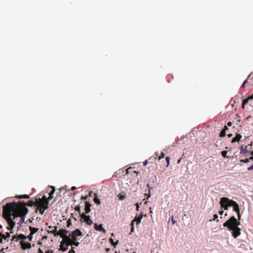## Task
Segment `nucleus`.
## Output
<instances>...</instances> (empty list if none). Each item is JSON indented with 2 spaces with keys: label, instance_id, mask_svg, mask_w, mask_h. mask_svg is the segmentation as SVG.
Here are the masks:
<instances>
[{
  "label": "nucleus",
  "instance_id": "nucleus-60",
  "mask_svg": "<svg viewBox=\"0 0 253 253\" xmlns=\"http://www.w3.org/2000/svg\"><path fill=\"white\" fill-rule=\"evenodd\" d=\"M227 136L228 137H231L232 136V133L228 134Z\"/></svg>",
  "mask_w": 253,
  "mask_h": 253
},
{
  "label": "nucleus",
  "instance_id": "nucleus-14",
  "mask_svg": "<svg viewBox=\"0 0 253 253\" xmlns=\"http://www.w3.org/2000/svg\"><path fill=\"white\" fill-rule=\"evenodd\" d=\"M94 228L96 230L103 231L104 233L106 232V230L103 228L102 224L98 225L96 223L94 225Z\"/></svg>",
  "mask_w": 253,
  "mask_h": 253
},
{
  "label": "nucleus",
  "instance_id": "nucleus-36",
  "mask_svg": "<svg viewBox=\"0 0 253 253\" xmlns=\"http://www.w3.org/2000/svg\"><path fill=\"white\" fill-rule=\"evenodd\" d=\"M166 160L167 161V167H168L169 165V161H170V157L168 156L166 158Z\"/></svg>",
  "mask_w": 253,
  "mask_h": 253
},
{
  "label": "nucleus",
  "instance_id": "nucleus-56",
  "mask_svg": "<svg viewBox=\"0 0 253 253\" xmlns=\"http://www.w3.org/2000/svg\"><path fill=\"white\" fill-rule=\"evenodd\" d=\"M248 99H249V100L253 99V94H252L251 96L248 97Z\"/></svg>",
  "mask_w": 253,
  "mask_h": 253
},
{
  "label": "nucleus",
  "instance_id": "nucleus-18",
  "mask_svg": "<svg viewBox=\"0 0 253 253\" xmlns=\"http://www.w3.org/2000/svg\"><path fill=\"white\" fill-rule=\"evenodd\" d=\"M253 80V77L252 78H251V76H249L248 78L243 82V83L242 84V85H241V87L242 88H244L245 86V84L249 81H250V83L251 84V82Z\"/></svg>",
  "mask_w": 253,
  "mask_h": 253
},
{
  "label": "nucleus",
  "instance_id": "nucleus-8",
  "mask_svg": "<svg viewBox=\"0 0 253 253\" xmlns=\"http://www.w3.org/2000/svg\"><path fill=\"white\" fill-rule=\"evenodd\" d=\"M36 199L37 202L42 203L46 206H48L49 201H50V200H48V197L47 198L46 196L44 195L42 197V198H36Z\"/></svg>",
  "mask_w": 253,
  "mask_h": 253
},
{
  "label": "nucleus",
  "instance_id": "nucleus-51",
  "mask_svg": "<svg viewBox=\"0 0 253 253\" xmlns=\"http://www.w3.org/2000/svg\"><path fill=\"white\" fill-rule=\"evenodd\" d=\"M136 211H139V205H138V203H137L136 204Z\"/></svg>",
  "mask_w": 253,
  "mask_h": 253
},
{
  "label": "nucleus",
  "instance_id": "nucleus-54",
  "mask_svg": "<svg viewBox=\"0 0 253 253\" xmlns=\"http://www.w3.org/2000/svg\"><path fill=\"white\" fill-rule=\"evenodd\" d=\"M228 129V127L227 126H225L223 129V130H225V131H226Z\"/></svg>",
  "mask_w": 253,
  "mask_h": 253
},
{
  "label": "nucleus",
  "instance_id": "nucleus-20",
  "mask_svg": "<svg viewBox=\"0 0 253 253\" xmlns=\"http://www.w3.org/2000/svg\"><path fill=\"white\" fill-rule=\"evenodd\" d=\"M233 211L236 212H240L239 206L237 202L233 206Z\"/></svg>",
  "mask_w": 253,
  "mask_h": 253
},
{
  "label": "nucleus",
  "instance_id": "nucleus-5",
  "mask_svg": "<svg viewBox=\"0 0 253 253\" xmlns=\"http://www.w3.org/2000/svg\"><path fill=\"white\" fill-rule=\"evenodd\" d=\"M12 204V206L13 207H16V205L18 206H24L25 208H27L26 206L28 207H33V206H37V199H36L35 201H33L32 200L29 201L27 203H25L24 201H19L17 203L15 202H11Z\"/></svg>",
  "mask_w": 253,
  "mask_h": 253
},
{
  "label": "nucleus",
  "instance_id": "nucleus-63",
  "mask_svg": "<svg viewBox=\"0 0 253 253\" xmlns=\"http://www.w3.org/2000/svg\"><path fill=\"white\" fill-rule=\"evenodd\" d=\"M2 243V238L0 237V244Z\"/></svg>",
  "mask_w": 253,
  "mask_h": 253
},
{
  "label": "nucleus",
  "instance_id": "nucleus-7",
  "mask_svg": "<svg viewBox=\"0 0 253 253\" xmlns=\"http://www.w3.org/2000/svg\"><path fill=\"white\" fill-rule=\"evenodd\" d=\"M37 208L35 210V212L37 213L38 211L42 214H43L45 210L48 208V206H46L42 203L37 202Z\"/></svg>",
  "mask_w": 253,
  "mask_h": 253
},
{
  "label": "nucleus",
  "instance_id": "nucleus-17",
  "mask_svg": "<svg viewBox=\"0 0 253 253\" xmlns=\"http://www.w3.org/2000/svg\"><path fill=\"white\" fill-rule=\"evenodd\" d=\"M0 237L2 238V239H3L4 240L8 241L10 237V233L6 232V235H4L0 232Z\"/></svg>",
  "mask_w": 253,
  "mask_h": 253
},
{
  "label": "nucleus",
  "instance_id": "nucleus-30",
  "mask_svg": "<svg viewBox=\"0 0 253 253\" xmlns=\"http://www.w3.org/2000/svg\"><path fill=\"white\" fill-rule=\"evenodd\" d=\"M18 234H16V235H14L13 237H12V238L11 239V241H18V240H19V238H18Z\"/></svg>",
  "mask_w": 253,
  "mask_h": 253
},
{
  "label": "nucleus",
  "instance_id": "nucleus-37",
  "mask_svg": "<svg viewBox=\"0 0 253 253\" xmlns=\"http://www.w3.org/2000/svg\"><path fill=\"white\" fill-rule=\"evenodd\" d=\"M79 214H80V216L81 217V218L83 219H84L85 218V217H86L87 216V215H85V213H81L80 212V213H79Z\"/></svg>",
  "mask_w": 253,
  "mask_h": 253
},
{
  "label": "nucleus",
  "instance_id": "nucleus-10",
  "mask_svg": "<svg viewBox=\"0 0 253 253\" xmlns=\"http://www.w3.org/2000/svg\"><path fill=\"white\" fill-rule=\"evenodd\" d=\"M68 232V230L66 229H61L58 232H57L56 234H57V235L58 236H60V237L62 238L64 236H65L67 234Z\"/></svg>",
  "mask_w": 253,
  "mask_h": 253
},
{
  "label": "nucleus",
  "instance_id": "nucleus-24",
  "mask_svg": "<svg viewBox=\"0 0 253 253\" xmlns=\"http://www.w3.org/2000/svg\"><path fill=\"white\" fill-rule=\"evenodd\" d=\"M240 153L241 154L246 155V156H248V155H246V154L249 153V150L248 149H246L245 148H242L241 150Z\"/></svg>",
  "mask_w": 253,
  "mask_h": 253
},
{
  "label": "nucleus",
  "instance_id": "nucleus-16",
  "mask_svg": "<svg viewBox=\"0 0 253 253\" xmlns=\"http://www.w3.org/2000/svg\"><path fill=\"white\" fill-rule=\"evenodd\" d=\"M49 188H51V191L50 192L49 194V197H48V200H51L53 198V194L55 192V187L54 186H49Z\"/></svg>",
  "mask_w": 253,
  "mask_h": 253
},
{
  "label": "nucleus",
  "instance_id": "nucleus-59",
  "mask_svg": "<svg viewBox=\"0 0 253 253\" xmlns=\"http://www.w3.org/2000/svg\"><path fill=\"white\" fill-rule=\"evenodd\" d=\"M219 214L222 215L223 213V211L222 210L221 211H219Z\"/></svg>",
  "mask_w": 253,
  "mask_h": 253
},
{
  "label": "nucleus",
  "instance_id": "nucleus-33",
  "mask_svg": "<svg viewBox=\"0 0 253 253\" xmlns=\"http://www.w3.org/2000/svg\"><path fill=\"white\" fill-rule=\"evenodd\" d=\"M75 210L76 211H78L79 213H80V212H81L80 206V205H78V206H76L75 208Z\"/></svg>",
  "mask_w": 253,
  "mask_h": 253
},
{
  "label": "nucleus",
  "instance_id": "nucleus-47",
  "mask_svg": "<svg viewBox=\"0 0 253 253\" xmlns=\"http://www.w3.org/2000/svg\"><path fill=\"white\" fill-rule=\"evenodd\" d=\"M171 221L172 222V224L174 225L176 223V221L173 219V216L172 215L171 217Z\"/></svg>",
  "mask_w": 253,
  "mask_h": 253
},
{
  "label": "nucleus",
  "instance_id": "nucleus-32",
  "mask_svg": "<svg viewBox=\"0 0 253 253\" xmlns=\"http://www.w3.org/2000/svg\"><path fill=\"white\" fill-rule=\"evenodd\" d=\"M147 187L149 189V190H148V197H150V192H151V190L152 189V187H150L149 184H147Z\"/></svg>",
  "mask_w": 253,
  "mask_h": 253
},
{
  "label": "nucleus",
  "instance_id": "nucleus-39",
  "mask_svg": "<svg viewBox=\"0 0 253 253\" xmlns=\"http://www.w3.org/2000/svg\"><path fill=\"white\" fill-rule=\"evenodd\" d=\"M76 241H73L71 239L70 240V242L67 245V247H68L69 246L71 245V246H72V245H74V243Z\"/></svg>",
  "mask_w": 253,
  "mask_h": 253
},
{
  "label": "nucleus",
  "instance_id": "nucleus-62",
  "mask_svg": "<svg viewBox=\"0 0 253 253\" xmlns=\"http://www.w3.org/2000/svg\"><path fill=\"white\" fill-rule=\"evenodd\" d=\"M39 252L40 253H43V252L42 251V250L41 249H39Z\"/></svg>",
  "mask_w": 253,
  "mask_h": 253
},
{
  "label": "nucleus",
  "instance_id": "nucleus-55",
  "mask_svg": "<svg viewBox=\"0 0 253 253\" xmlns=\"http://www.w3.org/2000/svg\"><path fill=\"white\" fill-rule=\"evenodd\" d=\"M92 191H90L88 195H87L88 197H92Z\"/></svg>",
  "mask_w": 253,
  "mask_h": 253
},
{
  "label": "nucleus",
  "instance_id": "nucleus-23",
  "mask_svg": "<svg viewBox=\"0 0 253 253\" xmlns=\"http://www.w3.org/2000/svg\"><path fill=\"white\" fill-rule=\"evenodd\" d=\"M64 244H63V243H60V247L61 250L63 252H65V251H67V250L68 249V247H67L66 246V247H64Z\"/></svg>",
  "mask_w": 253,
  "mask_h": 253
},
{
  "label": "nucleus",
  "instance_id": "nucleus-15",
  "mask_svg": "<svg viewBox=\"0 0 253 253\" xmlns=\"http://www.w3.org/2000/svg\"><path fill=\"white\" fill-rule=\"evenodd\" d=\"M242 137V136L241 134H237L236 136L232 138L231 142L233 143L236 142H239L240 140Z\"/></svg>",
  "mask_w": 253,
  "mask_h": 253
},
{
  "label": "nucleus",
  "instance_id": "nucleus-43",
  "mask_svg": "<svg viewBox=\"0 0 253 253\" xmlns=\"http://www.w3.org/2000/svg\"><path fill=\"white\" fill-rule=\"evenodd\" d=\"M88 198V196H87V195H86V196H82L81 197V200H87V199Z\"/></svg>",
  "mask_w": 253,
  "mask_h": 253
},
{
  "label": "nucleus",
  "instance_id": "nucleus-26",
  "mask_svg": "<svg viewBox=\"0 0 253 253\" xmlns=\"http://www.w3.org/2000/svg\"><path fill=\"white\" fill-rule=\"evenodd\" d=\"M94 195H95V197L94 198V199H93V201H94V203H96L97 205H100V200L97 198V197L96 195V194H94Z\"/></svg>",
  "mask_w": 253,
  "mask_h": 253
},
{
  "label": "nucleus",
  "instance_id": "nucleus-4",
  "mask_svg": "<svg viewBox=\"0 0 253 253\" xmlns=\"http://www.w3.org/2000/svg\"><path fill=\"white\" fill-rule=\"evenodd\" d=\"M236 202L228 198L222 197L220 199L219 203L222 208L227 210L228 207H233Z\"/></svg>",
  "mask_w": 253,
  "mask_h": 253
},
{
  "label": "nucleus",
  "instance_id": "nucleus-52",
  "mask_svg": "<svg viewBox=\"0 0 253 253\" xmlns=\"http://www.w3.org/2000/svg\"><path fill=\"white\" fill-rule=\"evenodd\" d=\"M131 168L127 169H126V174L128 173L129 170H131Z\"/></svg>",
  "mask_w": 253,
  "mask_h": 253
},
{
  "label": "nucleus",
  "instance_id": "nucleus-48",
  "mask_svg": "<svg viewBox=\"0 0 253 253\" xmlns=\"http://www.w3.org/2000/svg\"><path fill=\"white\" fill-rule=\"evenodd\" d=\"M237 214H238V219L239 220H240V219H241V215H240V212H237Z\"/></svg>",
  "mask_w": 253,
  "mask_h": 253
},
{
  "label": "nucleus",
  "instance_id": "nucleus-31",
  "mask_svg": "<svg viewBox=\"0 0 253 253\" xmlns=\"http://www.w3.org/2000/svg\"><path fill=\"white\" fill-rule=\"evenodd\" d=\"M252 144H253V142L251 143V144L250 145H247L245 147V148L246 149H248L249 150V153L251 152V151H250L251 149V148H252Z\"/></svg>",
  "mask_w": 253,
  "mask_h": 253
},
{
  "label": "nucleus",
  "instance_id": "nucleus-64",
  "mask_svg": "<svg viewBox=\"0 0 253 253\" xmlns=\"http://www.w3.org/2000/svg\"><path fill=\"white\" fill-rule=\"evenodd\" d=\"M180 161H181V159H178V161H177V163L179 164Z\"/></svg>",
  "mask_w": 253,
  "mask_h": 253
},
{
  "label": "nucleus",
  "instance_id": "nucleus-35",
  "mask_svg": "<svg viewBox=\"0 0 253 253\" xmlns=\"http://www.w3.org/2000/svg\"><path fill=\"white\" fill-rule=\"evenodd\" d=\"M18 238H19V239L24 240V239H25L26 237L23 234H19V235H18Z\"/></svg>",
  "mask_w": 253,
  "mask_h": 253
},
{
  "label": "nucleus",
  "instance_id": "nucleus-25",
  "mask_svg": "<svg viewBox=\"0 0 253 253\" xmlns=\"http://www.w3.org/2000/svg\"><path fill=\"white\" fill-rule=\"evenodd\" d=\"M249 100H250L248 99V97L243 100L242 104V108H244L245 105H246L249 102Z\"/></svg>",
  "mask_w": 253,
  "mask_h": 253
},
{
  "label": "nucleus",
  "instance_id": "nucleus-11",
  "mask_svg": "<svg viewBox=\"0 0 253 253\" xmlns=\"http://www.w3.org/2000/svg\"><path fill=\"white\" fill-rule=\"evenodd\" d=\"M71 238L69 236H67V234L64 236L62 238V241L61 242V243H63V244H65L66 246H67L68 244L70 242Z\"/></svg>",
  "mask_w": 253,
  "mask_h": 253
},
{
  "label": "nucleus",
  "instance_id": "nucleus-44",
  "mask_svg": "<svg viewBox=\"0 0 253 253\" xmlns=\"http://www.w3.org/2000/svg\"><path fill=\"white\" fill-rule=\"evenodd\" d=\"M74 249V248L73 247H72L71 250L69 251L68 253H75V251Z\"/></svg>",
  "mask_w": 253,
  "mask_h": 253
},
{
  "label": "nucleus",
  "instance_id": "nucleus-61",
  "mask_svg": "<svg viewBox=\"0 0 253 253\" xmlns=\"http://www.w3.org/2000/svg\"><path fill=\"white\" fill-rule=\"evenodd\" d=\"M76 189V187H75V186H73V187H72V188H71V189L72 190H75Z\"/></svg>",
  "mask_w": 253,
  "mask_h": 253
},
{
  "label": "nucleus",
  "instance_id": "nucleus-40",
  "mask_svg": "<svg viewBox=\"0 0 253 253\" xmlns=\"http://www.w3.org/2000/svg\"><path fill=\"white\" fill-rule=\"evenodd\" d=\"M241 162L243 163H248L249 162V159L248 158L245 159H242L240 160Z\"/></svg>",
  "mask_w": 253,
  "mask_h": 253
},
{
  "label": "nucleus",
  "instance_id": "nucleus-9",
  "mask_svg": "<svg viewBox=\"0 0 253 253\" xmlns=\"http://www.w3.org/2000/svg\"><path fill=\"white\" fill-rule=\"evenodd\" d=\"M20 244L21 248L23 250L29 249L31 248V245L30 243L25 242L22 241L20 242Z\"/></svg>",
  "mask_w": 253,
  "mask_h": 253
},
{
  "label": "nucleus",
  "instance_id": "nucleus-13",
  "mask_svg": "<svg viewBox=\"0 0 253 253\" xmlns=\"http://www.w3.org/2000/svg\"><path fill=\"white\" fill-rule=\"evenodd\" d=\"M91 205L89 202H85V213L87 214L90 211V207Z\"/></svg>",
  "mask_w": 253,
  "mask_h": 253
},
{
  "label": "nucleus",
  "instance_id": "nucleus-29",
  "mask_svg": "<svg viewBox=\"0 0 253 253\" xmlns=\"http://www.w3.org/2000/svg\"><path fill=\"white\" fill-rule=\"evenodd\" d=\"M227 152L226 151H223L221 152V155L222 157H223L224 158H229V156H227L226 155H227Z\"/></svg>",
  "mask_w": 253,
  "mask_h": 253
},
{
  "label": "nucleus",
  "instance_id": "nucleus-49",
  "mask_svg": "<svg viewBox=\"0 0 253 253\" xmlns=\"http://www.w3.org/2000/svg\"><path fill=\"white\" fill-rule=\"evenodd\" d=\"M253 169V165L248 168V170H251Z\"/></svg>",
  "mask_w": 253,
  "mask_h": 253
},
{
  "label": "nucleus",
  "instance_id": "nucleus-19",
  "mask_svg": "<svg viewBox=\"0 0 253 253\" xmlns=\"http://www.w3.org/2000/svg\"><path fill=\"white\" fill-rule=\"evenodd\" d=\"M84 221L86 223L89 225H90L92 224L93 222L92 220H91L90 216L87 215L85 218L84 219Z\"/></svg>",
  "mask_w": 253,
  "mask_h": 253
},
{
  "label": "nucleus",
  "instance_id": "nucleus-22",
  "mask_svg": "<svg viewBox=\"0 0 253 253\" xmlns=\"http://www.w3.org/2000/svg\"><path fill=\"white\" fill-rule=\"evenodd\" d=\"M39 229L35 227H30V230L32 235L36 233L38 231Z\"/></svg>",
  "mask_w": 253,
  "mask_h": 253
},
{
  "label": "nucleus",
  "instance_id": "nucleus-41",
  "mask_svg": "<svg viewBox=\"0 0 253 253\" xmlns=\"http://www.w3.org/2000/svg\"><path fill=\"white\" fill-rule=\"evenodd\" d=\"M119 198L120 200H123L125 199V198H126V196L120 195L119 196Z\"/></svg>",
  "mask_w": 253,
  "mask_h": 253
},
{
  "label": "nucleus",
  "instance_id": "nucleus-50",
  "mask_svg": "<svg viewBox=\"0 0 253 253\" xmlns=\"http://www.w3.org/2000/svg\"><path fill=\"white\" fill-rule=\"evenodd\" d=\"M79 244H80V243L79 242H77V241H76L74 243V245L76 246H79Z\"/></svg>",
  "mask_w": 253,
  "mask_h": 253
},
{
  "label": "nucleus",
  "instance_id": "nucleus-42",
  "mask_svg": "<svg viewBox=\"0 0 253 253\" xmlns=\"http://www.w3.org/2000/svg\"><path fill=\"white\" fill-rule=\"evenodd\" d=\"M165 156V154L163 152H161V155L159 157V160H160L162 158H163Z\"/></svg>",
  "mask_w": 253,
  "mask_h": 253
},
{
  "label": "nucleus",
  "instance_id": "nucleus-21",
  "mask_svg": "<svg viewBox=\"0 0 253 253\" xmlns=\"http://www.w3.org/2000/svg\"><path fill=\"white\" fill-rule=\"evenodd\" d=\"M15 198H19V199H22V198H25V199H29L30 196L28 195H17L15 196Z\"/></svg>",
  "mask_w": 253,
  "mask_h": 253
},
{
  "label": "nucleus",
  "instance_id": "nucleus-28",
  "mask_svg": "<svg viewBox=\"0 0 253 253\" xmlns=\"http://www.w3.org/2000/svg\"><path fill=\"white\" fill-rule=\"evenodd\" d=\"M226 135V131H225V130H222L219 134V136L220 137H223Z\"/></svg>",
  "mask_w": 253,
  "mask_h": 253
},
{
  "label": "nucleus",
  "instance_id": "nucleus-6",
  "mask_svg": "<svg viewBox=\"0 0 253 253\" xmlns=\"http://www.w3.org/2000/svg\"><path fill=\"white\" fill-rule=\"evenodd\" d=\"M143 213H142V212H141L138 216H136L135 217V218L132 220L131 224H130L131 230H130V234L134 232V222H136V224H139L141 222V220L143 217Z\"/></svg>",
  "mask_w": 253,
  "mask_h": 253
},
{
  "label": "nucleus",
  "instance_id": "nucleus-58",
  "mask_svg": "<svg viewBox=\"0 0 253 253\" xmlns=\"http://www.w3.org/2000/svg\"><path fill=\"white\" fill-rule=\"evenodd\" d=\"M232 126V123L231 122H228L227 123V126Z\"/></svg>",
  "mask_w": 253,
  "mask_h": 253
},
{
  "label": "nucleus",
  "instance_id": "nucleus-2",
  "mask_svg": "<svg viewBox=\"0 0 253 253\" xmlns=\"http://www.w3.org/2000/svg\"><path fill=\"white\" fill-rule=\"evenodd\" d=\"M12 205L11 203H7L3 207L2 209L3 216L8 223V227H7V229L8 230H13L15 224V222L11 218V216H13V212H11L13 208Z\"/></svg>",
  "mask_w": 253,
  "mask_h": 253
},
{
  "label": "nucleus",
  "instance_id": "nucleus-3",
  "mask_svg": "<svg viewBox=\"0 0 253 253\" xmlns=\"http://www.w3.org/2000/svg\"><path fill=\"white\" fill-rule=\"evenodd\" d=\"M28 212V208H25L22 206L16 205V207H14L12 209L13 219L17 217H20V219L18 224L21 225L25 222L26 215Z\"/></svg>",
  "mask_w": 253,
  "mask_h": 253
},
{
  "label": "nucleus",
  "instance_id": "nucleus-12",
  "mask_svg": "<svg viewBox=\"0 0 253 253\" xmlns=\"http://www.w3.org/2000/svg\"><path fill=\"white\" fill-rule=\"evenodd\" d=\"M82 232L79 229H76L71 233V235H73V237L81 236H82Z\"/></svg>",
  "mask_w": 253,
  "mask_h": 253
},
{
  "label": "nucleus",
  "instance_id": "nucleus-1",
  "mask_svg": "<svg viewBox=\"0 0 253 253\" xmlns=\"http://www.w3.org/2000/svg\"><path fill=\"white\" fill-rule=\"evenodd\" d=\"M240 222L237 220L234 216H231L226 222L223 223V226L228 228L230 231H232V236L236 238L241 234V229L238 227Z\"/></svg>",
  "mask_w": 253,
  "mask_h": 253
},
{
  "label": "nucleus",
  "instance_id": "nucleus-57",
  "mask_svg": "<svg viewBox=\"0 0 253 253\" xmlns=\"http://www.w3.org/2000/svg\"><path fill=\"white\" fill-rule=\"evenodd\" d=\"M53 253V251L47 250L45 252V253Z\"/></svg>",
  "mask_w": 253,
  "mask_h": 253
},
{
  "label": "nucleus",
  "instance_id": "nucleus-38",
  "mask_svg": "<svg viewBox=\"0 0 253 253\" xmlns=\"http://www.w3.org/2000/svg\"><path fill=\"white\" fill-rule=\"evenodd\" d=\"M72 225L71 220L69 219L67 221V226L69 227Z\"/></svg>",
  "mask_w": 253,
  "mask_h": 253
},
{
  "label": "nucleus",
  "instance_id": "nucleus-53",
  "mask_svg": "<svg viewBox=\"0 0 253 253\" xmlns=\"http://www.w3.org/2000/svg\"><path fill=\"white\" fill-rule=\"evenodd\" d=\"M147 164H148V161H147V160H145V161L143 162V165H144V166H146Z\"/></svg>",
  "mask_w": 253,
  "mask_h": 253
},
{
  "label": "nucleus",
  "instance_id": "nucleus-45",
  "mask_svg": "<svg viewBox=\"0 0 253 253\" xmlns=\"http://www.w3.org/2000/svg\"><path fill=\"white\" fill-rule=\"evenodd\" d=\"M71 240L73 241H77V237H73V235H71Z\"/></svg>",
  "mask_w": 253,
  "mask_h": 253
},
{
  "label": "nucleus",
  "instance_id": "nucleus-46",
  "mask_svg": "<svg viewBox=\"0 0 253 253\" xmlns=\"http://www.w3.org/2000/svg\"><path fill=\"white\" fill-rule=\"evenodd\" d=\"M217 218H218V215L216 214H214L213 215V218L212 220H215Z\"/></svg>",
  "mask_w": 253,
  "mask_h": 253
},
{
  "label": "nucleus",
  "instance_id": "nucleus-27",
  "mask_svg": "<svg viewBox=\"0 0 253 253\" xmlns=\"http://www.w3.org/2000/svg\"><path fill=\"white\" fill-rule=\"evenodd\" d=\"M109 241H110V242L111 243V244L114 246V247H115L116 246V245L119 242V241H117V242H114L113 241V240L112 239V238H110L109 239Z\"/></svg>",
  "mask_w": 253,
  "mask_h": 253
},
{
  "label": "nucleus",
  "instance_id": "nucleus-34",
  "mask_svg": "<svg viewBox=\"0 0 253 253\" xmlns=\"http://www.w3.org/2000/svg\"><path fill=\"white\" fill-rule=\"evenodd\" d=\"M54 227V230L53 231H51V233H53L54 236H57V234H56V233H57V226H54L53 227Z\"/></svg>",
  "mask_w": 253,
  "mask_h": 253
}]
</instances>
